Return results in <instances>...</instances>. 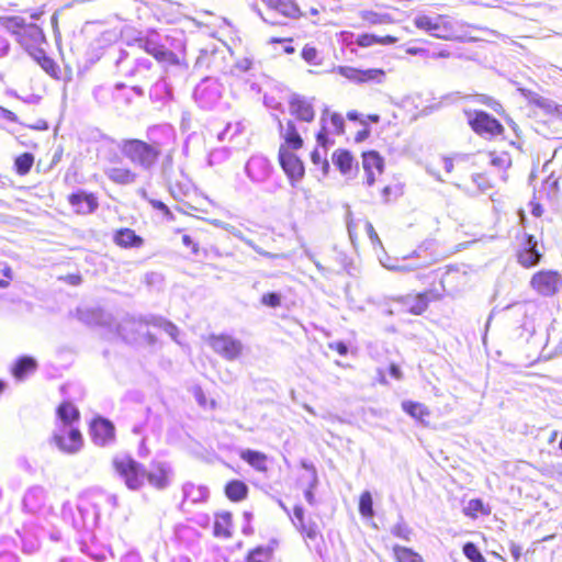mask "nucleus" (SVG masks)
Segmentation results:
<instances>
[{
    "label": "nucleus",
    "mask_w": 562,
    "mask_h": 562,
    "mask_svg": "<svg viewBox=\"0 0 562 562\" xmlns=\"http://www.w3.org/2000/svg\"><path fill=\"white\" fill-rule=\"evenodd\" d=\"M156 132L170 135L172 130L169 125L151 126L147 131L149 142L128 138L123 139L119 144L123 156L144 171H150L156 166L162 153V144L153 139Z\"/></svg>",
    "instance_id": "f257e3e1"
},
{
    "label": "nucleus",
    "mask_w": 562,
    "mask_h": 562,
    "mask_svg": "<svg viewBox=\"0 0 562 562\" xmlns=\"http://www.w3.org/2000/svg\"><path fill=\"white\" fill-rule=\"evenodd\" d=\"M0 25L10 32L30 54H43L40 46L45 42L43 30L35 23H26L21 16H1Z\"/></svg>",
    "instance_id": "f03ea898"
},
{
    "label": "nucleus",
    "mask_w": 562,
    "mask_h": 562,
    "mask_svg": "<svg viewBox=\"0 0 562 562\" xmlns=\"http://www.w3.org/2000/svg\"><path fill=\"white\" fill-rule=\"evenodd\" d=\"M144 325L154 326L164 330L167 335H169L172 340L178 341L179 328L168 319L161 316H148L144 319H135L133 317H128L122 321L117 325L119 335L126 341L136 340V331H138Z\"/></svg>",
    "instance_id": "7ed1b4c3"
},
{
    "label": "nucleus",
    "mask_w": 562,
    "mask_h": 562,
    "mask_svg": "<svg viewBox=\"0 0 562 562\" xmlns=\"http://www.w3.org/2000/svg\"><path fill=\"white\" fill-rule=\"evenodd\" d=\"M167 36L161 35L155 30L147 31L144 35L134 40L138 48L144 49L151 55L158 63L166 65H177L178 56L166 47Z\"/></svg>",
    "instance_id": "20e7f679"
},
{
    "label": "nucleus",
    "mask_w": 562,
    "mask_h": 562,
    "mask_svg": "<svg viewBox=\"0 0 562 562\" xmlns=\"http://www.w3.org/2000/svg\"><path fill=\"white\" fill-rule=\"evenodd\" d=\"M113 467L127 488L137 491L144 485L146 469L131 456L119 454L114 457Z\"/></svg>",
    "instance_id": "39448f33"
},
{
    "label": "nucleus",
    "mask_w": 562,
    "mask_h": 562,
    "mask_svg": "<svg viewBox=\"0 0 562 562\" xmlns=\"http://www.w3.org/2000/svg\"><path fill=\"white\" fill-rule=\"evenodd\" d=\"M414 25L440 40H452L456 35L453 23L443 15L418 14L413 19Z\"/></svg>",
    "instance_id": "423d86ee"
},
{
    "label": "nucleus",
    "mask_w": 562,
    "mask_h": 562,
    "mask_svg": "<svg viewBox=\"0 0 562 562\" xmlns=\"http://www.w3.org/2000/svg\"><path fill=\"white\" fill-rule=\"evenodd\" d=\"M52 441L64 453L75 454L83 445L81 432L74 425H56Z\"/></svg>",
    "instance_id": "0eeeda50"
},
{
    "label": "nucleus",
    "mask_w": 562,
    "mask_h": 562,
    "mask_svg": "<svg viewBox=\"0 0 562 562\" xmlns=\"http://www.w3.org/2000/svg\"><path fill=\"white\" fill-rule=\"evenodd\" d=\"M331 71L338 72L355 83H382L386 77L385 71L380 68L358 69L350 66H336Z\"/></svg>",
    "instance_id": "6e6552de"
},
{
    "label": "nucleus",
    "mask_w": 562,
    "mask_h": 562,
    "mask_svg": "<svg viewBox=\"0 0 562 562\" xmlns=\"http://www.w3.org/2000/svg\"><path fill=\"white\" fill-rule=\"evenodd\" d=\"M222 85L213 78L203 79L194 89L193 97L203 109H212L222 97Z\"/></svg>",
    "instance_id": "1a4fd4ad"
},
{
    "label": "nucleus",
    "mask_w": 562,
    "mask_h": 562,
    "mask_svg": "<svg viewBox=\"0 0 562 562\" xmlns=\"http://www.w3.org/2000/svg\"><path fill=\"white\" fill-rule=\"evenodd\" d=\"M530 285L537 293L551 296L562 289V276L553 270H542L533 274Z\"/></svg>",
    "instance_id": "9d476101"
},
{
    "label": "nucleus",
    "mask_w": 562,
    "mask_h": 562,
    "mask_svg": "<svg viewBox=\"0 0 562 562\" xmlns=\"http://www.w3.org/2000/svg\"><path fill=\"white\" fill-rule=\"evenodd\" d=\"M210 346L216 353L229 361L237 359L244 350L241 341L231 335H212Z\"/></svg>",
    "instance_id": "9b49d317"
},
{
    "label": "nucleus",
    "mask_w": 562,
    "mask_h": 562,
    "mask_svg": "<svg viewBox=\"0 0 562 562\" xmlns=\"http://www.w3.org/2000/svg\"><path fill=\"white\" fill-rule=\"evenodd\" d=\"M145 480L156 490H166L173 480V470L168 462L153 461L146 470Z\"/></svg>",
    "instance_id": "f8f14e48"
},
{
    "label": "nucleus",
    "mask_w": 562,
    "mask_h": 562,
    "mask_svg": "<svg viewBox=\"0 0 562 562\" xmlns=\"http://www.w3.org/2000/svg\"><path fill=\"white\" fill-rule=\"evenodd\" d=\"M469 123L473 131L484 137H493L503 132L502 124L490 114L480 111L474 116H469Z\"/></svg>",
    "instance_id": "ddd939ff"
},
{
    "label": "nucleus",
    "mask_w": 562,
    "mask_h": 562,
    "mask_svg": "<svg viewBox=\"0 0 562 562\" xmlns=\"http://www.w3.org/2000/svg\"><path fill=\"white\" fill-rule=\"evenodd\" d=\"M279 161L282 169L291 180L292 184H294V182L296 181H300L304 176L303 162L295 154L289 150V148H286L284 145L280 146Z\"/></svg>",
    "instance_id": "4468645a"
},
{
    "label": "nucleus",
    "mask_w": 562,
    "mask_h": 562,
    "mask_svg": "<svg viewBox=\"0 0 562 562\" xmlns=\"http://www.w3.org/2000/svg\"><path fill=\"white\" fill-rule=\"evenodd\" d=\"M245 172L252 182L261 183L269 178L271 166L267 158L255 155L246 162Z\"/></svg>",
    "instance_id": "2eb2a0df"
},
{
    "label": "nucleus",
    "mask_w": 562,
    "mask_h": 562,
    "mask_svg": "<svg viewBox=\"0 0 562 562\" xmlns=\"http://www.w3.org/2000/svg\"><path fill=\"white\" fill-rule=\"evenodd\" d=\"M362 167L366 172V184L371 187L374 184L376 176L383 172V158L376 151L363 153Z\"/></svg>",
    "instance_id": "dca6fc26"
},
{
    "label": "nucleus",
    "mask_w": 562,
    "mask_h": 562,
    "mask_svg": "<svg viewBox=\"0 0 562 562\" xmlns=\"http://www.w3.org/2000/svg\"><path fill=\"white\" fill-rule=\"evenodd\" d=\"M79 321L90 326H109L111 315L99 307H80L77 310Z\"/></svg>",
    "instance_id": "f3484780"
},
{
    "label": "nucleus",
    "mask_w": 562,
    "mask_h": 562,
    "mask_svg": "<svg viewBox=\"0 0 562 562\" xmlns=\"http://www.w3.org/2000/svg\"><path fill=\"white\" fill-rule=\"evenodd\" d=\"M91 435L98 446H105L114 438V426L106 419L97 418L91 424Z\"/></svg>",
    "instance_id": "a211bd4d"
},
{
    "label": "nucleus",
    "mask_w": 562,
    "mask_h": 562,
    "mask_svg": "<svg viewBox=\"0 0 562 562\" xmlns=\"http://www.w3.org/2000/svg\"><path fill=\"white\" fill-rule=\"evenodd\" d=\"M541 258V254L537 249V240L533 236L528 235L524 244V248L518 252V261L521 266L529 268L536 266Z\"/></svg>",
    "instance_id": "6ab92c4d"
},
{
    "label": "nucleus",
    "mask_w": 562,
    "mask_h": 562,
    "mask_svg": "<svg viewBox=\"0 0 562 562\" xmlns=\"http://www.w3.org/2000/svg\"><path fill=\"white\" fill-rule=\"evenodd\" d=\"M69 203L78 214H89L98 207V201L94 195L82 191L72 193L69 196Z\"/></svg>",
    "instance_id": "aec40b11"
},
{
    "label": "nucleus",
    "mask_w": 562,
    "mask_h": 562,
    "mask_svg": "<svg viewBox=\"0 0 562 562\" xmlns=\"http://www.w3.org/2000/svg\"><path fill=\"white\" fill-rule=\"evenodd\" d=\"M290 112L304 122H312L315 116L312 103L299 95L292 97L290 101Z\"/></svg>",
    "instance_id": "412c9836"
},
{
    "label": "nucleus",
    "mask_w": 562,
    "mask_h": 562,
    "mask_svg": "<svg viewBox=\"0 0 562 562\" xmlns=\"http://www.w3.org/2000/svg\"><path fill=\"white\" fill-rule=\"evenodd\" d=\"M268 8L284 18L297 19L302 15L300 8L293 0H262Z\"/></svg>",
    "instance_id": "4be33fe9"
},
{
    "label": "nucleus",
    "mask_w": 562,
    "mask_h": 562,
    "mask_svg": "<svg viewBox=\"0 0 562 562\" xmlns=\"http://www.w3.org/2000/svg\"><path fill=\"white\" fill-rule=\"evenodd\" d=\"M104 173L109 180L121 186L132 184L137 179V173L127 167H109Z\"/></svg>",
    "instance_id": "5701e85b"
},
{
    "label": "nucleus",
    "mask_w": 562,
    "mask_h": 562,
    "mask_svg": "<svg viewBox=\"0 0 562 562\" xmlns=\"http://www.w3.org/2000/svg\"><path fill=\"white\" fill-rule=\"evenodd\" d=\"M279 127L281 131V135L284 138V146L291 149H299L303 145V139L296 131V126L293 121H288L285 127L282 122L279 120Z\"/></svg>",
    "instance_id": "b1692460"
},
{
    "label": "nucleus",
    "mask_w": 562,
    "mask_h": 562,
    "mask_svg": "<svg viewBox=\"0 0 562 562\" xmlns=\"http://www.w3.org/2000/svg\"><path fill=\"white\" fill-rule=\"evenodd\" d=\"M333 162L344 176L351 175L355 167L353 157L350 151L346 149H337L334 151Z\"/></svg>",
    "instance_id": "393cba45"
},
{
    "label": "nucleus",
    "mask_w": 562,
    "mask_h": 562,
    "mask_svg": "<svg viewBox=\"0 0 562 562\" xmlns=\"http://www.w3.org/2000/svg\"><path fill=\"white\" fill-rule=\"evenodd\" d=\"M317 144H318V146H321L323 148V150H319L318 148H316L311 154V159H312L313 164H315V165L323 162V168H324V171L326 172L329 168V165H328V161L325 159V155H326V149L329 144V140L327 138L325 126H323L322 131L317 134Z\"/></svg>",
    "instance_id": "a878e982"
},
{
    "label": "nucleus",
    "mask_w": 562,
    "mask_h": 562,
    "mask_svg": "<svg viewBox=\"0 0 562 562\" xmlns=\"http://www.w3.org/2000/svg\"><path fill=\"white\" fill-rule=\"evenodd\" d=\"M240 458L259 472L268 470L267 456L260 451L245 449L240 452Z\"/></svg>",
    "instance_id": "bb28decb"
},
{
    "label": "nucleus",
    "mask_w": 562,
    "mask_h": 562,
    "mask_svg": "<svg viewBox=\"0 0 562 562\" xmlns=\"http://www.w3.org/2000/svg\"><path fill=\"white\" fill-rule=\"evenodd\" d=\"M114 241L121 247H139L143 245V239L130 228H122L114 235Z\"/></svg>",
    "instance_id": "cd10ccee"
},
{
    "label": "nucleus",
    "mask_w": 562,
    "mask_h": 562,
    "mask_svg": "<svg viewBox=\"0 0 562 562\" xmlns=\"http://www.w3.org/2000/svg\"><path fill=\"white\" fill-rule=\"evenodd\" d=\"M57 417V425H74L79 419V412L71 403L65 402L58 406Z\"/></svg>",
    "instance_id": "c85d7f7f"
},
{
    "label": "nucleus",
    "mask_w": 562,
    "mask_h": 562,
    "mask_svg": "<svg viewBox=\"0 0 562 562\" xmlns=\"http://www.w3.org/2000/svg\"><path fill=\"white\" fill-rule=\"evenodd\" d=\"M403 411L419 423H425V418L429 417L430 412L424 404L413 401L402 402Z\"/></svg>",
    "instance_id": "c756f323"
},
{
    "label": "nucleus",
    "mask_w": 562,
    "mask_h": 562,
    "mask_svg": "<svg viewBox=\"0 0 562 562\" xmlns=\"http://www.w3.org/2000/svg\"><path fill=\"white\" fill-rule=\"evenodd\" d=\"M226 496L233 502H240L247 497L248 486L239 480H232L225 486Z\"/></svg>",
    "instance_id": "7c9ffc66"
},
{
    "label": "nucleus",
    "mask_w": 562,
    "mask_h": 562,
    "mask_svg": "<svg viewBox=\"0 0 562 562\" xmlns=\"http://www.w3.org/2000/svg\"><path fill=\"white\" fill-rule=\"evenodd\" d=\"M43 499L44 490L42 487L34 486L25 493L23 505L27 510L35 512L37 508H40Z\"/></svg>",
    "instance_id": "2f4dec72"
},
{
    "label": "nucleus",
    "mask_w": 562,
    "mask_h": 562,
    "mask_svg": "<svg viewBox=\"0 0 562 562\" xmlns=\"http://www.w3.org/2000/svg\"><path fill=\"white\" fill-rule=\"evenodd\" d=\"M35 369V359H33L32 357L24 356L16 361L12 372L18 380H23L29 372H32Z\"/></svg>",
    "instance_id": "473e14b6"
},
{
    "label": "nucleus",
    "mask_w": 562,
    "mask_h": 562,
    "mask_svg": "<svg viewBox=\"0 0 562 562\" xmlns=\"http://www.w3.org/2000/svg\"><path fill=\"white\" fill-rule=\"evenodd\" d=\"M428 294L420 293L416 296H407L404 301L408 311L414 315H420L428 306Z\"/></svg>",
    "instance_id": "72a5a7b5"
},
{
    "label": "nucleus",
    "mask_w": 562,
    "mask_h": 562,
    "mask_svg": "<svg viewBox=\"0 0 562 562\" xmlns=\"http://www.w3.org/2000/svg\"><path fill=\"white\" fill-rule=\"evenodd\" d=\"M393 553L397 562H423L418 553L406 547L394 546Z\"/></svg>",
    "instance_id": "f704fd0d"
},
{
    "label": "nucleus",
    "mask_w": 562,
    "mask_h": 562,
    "mask_svg": "<svg viewBox=\"0 0 562 562\" xmlns=\"http://www.w3.org/2000/svg\"><path fill=\"white\" fill-rule=\"evenodd\" d=\"M34 164V156L30 153H24L15 158L14 166L19 175L24 176L29 173Z\"/></svg>",
    "instance_id": "c9c22d12"
},
{
    "label": "nucleus",
    "mask_w": 562,
    "mask_h": 562,
    "mask_svg": "<svg viewBox=\"0 0 562 562\" xmlns=\"http://www.w3.org/2000/svg\"><path fill=\"white\" fill-rule=\"evenodd\" d=\"M359 512L367 518H371L374 515L372 495L369 491H364L360 496Z\"/></svg>",
    "instance_id": "e433bc0d"
},
{
    "label": "nucleus",
    "mask_w": 562,
    "mask_h": 562,
    "mask_svg": "<svg viewBox=\"0 0 562 562\" xmlns=\"http://www.w3.org/2000/svg\"><path fill=\"white\" fill-rule=\"evenodd\" d=\"M396 38L392 36H386L384 38H379L375 35L371 34H362L358 37L357 43L362 47H368L373 44L380 43V44H393L395 43Z\"/></svg>",
    "instance_id": "4c0bfd02"
},
{
    "label": "nucleus",
    "mask_w": 562,
    "mask_h": 562,
    "mask_svg": "<svg viewBox=\"0 0 562 562\" xmlns=\"http://www.w3.org/2000/svg\"><path fill=\"white\" fill-rule=\"evenodd\" d=\"M272 557V549L258 547L249 552L247 562H269Z\"/></svg>",
    "instance_id": "58836bf2"
},
{
    "label": "nucleus",
    "mask_w": 562,
    "mask_h": 562,
    "mask_svg": "<svg viewBox=\"0 0 562 562\" xmlns=\"http://www.w3.org/2000/svg\"><path fill=\"white\" fill-rule=\"evenodd\" d=\"M301 56L310 65L319 66L323 63L319 52L314 46L305 45Z\"/></svg>",
    "instance_id": "ea45409f"
},
{
    "label": "nucleus",
    "mask_w": 562,
    "mask_h": 562,
    "mask_svg": "<svg viewBox=\"0 0 562 562\" xmlns=\"http://www.w3.org/2000/svg\"><path fill=\"white\" fill-rule=\"evenodd\" d=\"M296 529L310 540H315L319 535L317 525L313 521L302 522Z\"/></svg>",
    "instance_id": "a19ab883"
},
{
    "label": "nucleus",
    "mask_w": 562,
    "mask_h": 562,
    "mask_svg": "<svg viewBox=\"0 0 562 562\" xmlns=\"http://www.w3.org/2000/svg\"><path fill=\"white\" fill-rule=\"evenodd\" d=\"M463 553L471 562H485L484 557L481 554L476 546L472 542H468L464 544Z\"/></svg>",
    "instance_id": "79ce46f5"
},
{
    "label": "nucleus",
    "mask_w": 562,
    "mask_h": 562,
    "mask_svg": "<svg viewBox=\"0 0 562 562\" xmlns=\"http://www.w3.org/2000/svg\"><path fill=\"white\" fill-rule=\"evenodd\" d=\"M229 157V151L227 148H218L214 149L209 155V165H220L227 160Z\"/></svg>",
    "instance_id": "37998d69"
},
{
    "label": "nucleus",
    "mask_w": 562,
    "mask_h": 562,
    "mask_svg": "<svg viewBox=\"0 0 562 562\" xmlns=\"http://www.w3.org/2000/svg\"><path fill=\"white\" fill-rule=\"evenodd\" d=\"M261 303L269 307H279L281 305V295L276 292L266 293L261 296Z\"/></svg>",
    "instance_id": "c03bdc74"
},
{
    "label": "nucleus",
    "mask_w": 562,
    "mask_h": 562,
    "mask_svg": "<svg viewBox=\"0 0 562 562\" xmlns=\"http://www.w3.org/2000/svg\"><path fill=\"white\" fill-rule=\"evenodd\" d=\"M392 533L395 537L409 541L412 530L404 522H398L392 528Z\"/></svg>",
    "instance_id": "a18cd8bd"
},
{
    "label": "nucleus",
    "mask_w": 562,
    "mask_h": 562,
    "mask_svg": "<svg viewBox=\"0 0 562 562\" xmlns=\"http://www.w3.org/2000/svg\"><path fill=\"white\" fill-rule=\"evenodd\" d=\"M330 125H331L333 132H335L336 134L344 133L345 121L340 114H338V113L330 114Z\"/></svg>",
    "instance_id": "49530a36"
},
{
    "label": "nucleus",
    "mask_w": 562,
    "mask_h": 562,
    "mask_svg": "<svg viewBox=\"0 0 562 562\" xmlns=\"http://www.w3.org/2000/svg\"><path fill=\"white\" fill-rule=\"evenodd\" d=\"M221 228L224 229L225 232L229 233L234 237L238 238L243 243H246V240H248V238L241 233V231L232 224L221 223Z\"/></svg>",
    "instance_id": "de8ad7c7"
},
{
    "label": "nucleus",
    "mask_w": 562,
    "mask_h": 562,
    "mask_svg": "<svg viewBox=\"0 0 562 562\" xmlns=\"http://www.w3.org/2000/svg\"><path fill=\"white\" fill-rule=\"evenodd\" d=\"M229 519H231V515L225 514V515H222L218 520H216L214 530L217 536H220V535H223L225 537L229 536V532L223 529L224 528L223 524H228Z\"/></svg>",
    "instance_id": "09e8293b"
},
{
    "label": "nucleus",
    "mask_w": 562,
    "mask_h": 562,
    "mask_svg": "<svg viewBox=\"0 0 562 562\" xmlns=\"http://www.w3.org/2000/svg\"><path fill=\"white\" fill-rule=\"evenodd\" d=\"M491 162L493 166L499 167L502 169H507L512 165L510 157L507 154L493 157Z\"/></svg>",
    "instance_id": "8fccbe9b"
},
{
    "label": "nucleus",
    "mask_w": 562,
    "mask_h": 562,
    "mask_svg": "<svg viewBox=\"0 0 562 562\" xmlns=\"http://www.w3.org/2000/svg\"><path fill=\"white\" fill-rule=\"evenodd\" d=\"M292 524L297 528L302 522H305L304 509L301 505H296L293 510V516H289Z\"/></svg>",
    "instance_id": "3c124183"
},
{
    "label": "nucleus",
    "mask_w": 562,
    "mask_h": 562,
    "mask_svg": "<svg viewBox=\"0 0 562 562\" xmlns=\"http://www.w3.org/2000/svg\"><path fill=\"white\" fill-rule=\"evenodd\" d=\"M41 66L46 72H48L50 75H53L55 72L56 65L52 58L43 56Z\"/></svg>",
    "instance_id": "603ef678"
},
{
    "label": "nucleus",
    "mask_w": 562,
    "mask_h": 562,
    "mask_svg": "<svg viewBox=\"0 0 562 562\" xmlns=\"http://www.w3.org/2000/svg\"><path fill=\"white\" fill-rule=\"evenodd\" d=\"M247 246H249L250 248H252L257 254L261 255V256H265V257H268V258H274V257H278V255H273L271 252H268L266 250H263L262 248H260L258 245H256L251 239L248 238V240H246L245 243Z\"/></svg>",
    "instance_id": "864d4df0"
},
{
    "label": "nucleus",
    "mask_w": 562,
    "mask_h": 562,
    "mask_svg": "<svg viewBox=\"0 0 562 562\" xmlns=\"http://www.w3.org/2000/svg\"><path fill=\"white\" fill-rule=\"evenodd\" d=\"M366 231H367L368 236H369L370 240L372 241V244H378L380 246L382 245V243L371 223H369V222L366 223Z\"/></svg>",
    "instance_id": "5fc2aeb1"
},
{
    "label": "nucleus",
    "mask_w": 562,
    "mask_h": 562,
    "mask_svg": "<svg viewBox=\"0 0 562 562\" xmlns=\"http://www.w3.org/2000/svg\"><path fill=\"white\" fill-rule=\"evenodd\" d=\"M468 510L474 512V513H483L484 512V504L481 499H471L468 505Z\"/></svg>",
    "instance_id": "6e6d98bb"
},
{
    "label": "nucleus",
    "mask_w": 562,
    "mask_h": 562,
    "mask_svg": "<svg viewBox=\"0 0 562 562\" xmlns=\"http://www.w3.org/2000/svg\"><path fill=\"white\" fill-rule=\"evenodd\" d=\"M0 119L7 120L12 123H18V116L10 110L0 106Z\"/></svg>",
    "instance_id": "4d7b16f0"
},
{
    "label": "nucleus",
    "mask_w": 562,
    "mask_h": 562,
    "mask_svg": "<svg viewBox=\"0 0 562 562\" xmlns=\"http://www.w3.org/2000/svg\"><path fill=\"white\" fill-rule=\"evenodd\" d=\"M251 67V61L248 59V58H244L239 61L236 63L235 65V70L239 71V72H246L247 70H249Z\"/></svg>",
    "instance_id": "13d9d810"
},
{
    "label": "nucleus",
    "mask_w": 562,
    "mask_h": 562,
    "mask_svg": "<svg viewBox=\"0 0 562 562\" xmlns=\"http://www.w3.org/2000/svg\"><path fill=\"white\" fill-rule=\"evenodd\" d=\"M148 202L153 205L154 209L161 211L164 214H166V215L170 214L168 206L164 202L155 200V199H150V200H148Z\"/></svg>",
    "instance_id": "bf43d9fd"
},
{
    "label": "nucleus",
    "mask_w": 562,
    "mask_h": 562,
    "mask_svg": "<svg viewBox=\"0 0 562 562\" xmlns=\"http://www.w3.org/2000/svg\"><path fill=\"white\" fill-rule=\"evenodd\" d=\"M330 348L335 349L339 355L346 356L348 352V347L346 344L338 341L335 344H330Z\"/></svg>",
    "instance_id": "052dcab7"
},
{
    "label": "nucleus",
    "mask_w": 562,
    "mask_h": 562,
    "mask_svg": "<svg viewBox=\"0 0 562 562\" xmlns=\"http://www.w3.org/2000/svg\"><path fill=\"white\" fill-rule=\"evenodd\" d=\"M389 270L408 272L413 271L415 268L408 265H397V266H385Z\"/></svg>",
    "instance_id": "680f3d73"
},
{
    "label": "nucleus",
    "mask_w": 562,
    "mask_h": 562,
    "mask_svg": "<svg viewBox=\"0 0 562 562\" xmlns=\"http://www.w3.org/2000/svg\"><path fill=\"white\" fill-rule=\"evenodd\" d=\"M194 396H195V400L198 401V403L205 407L206 406V398H205V395L203 394L202 390L200 387H196L194 390Z\"/></svg>",
    "instance_id": "e2e57ef3"
},
{
    "label": "nucleus",
    "mask_w": 562,
    "mask_h": 562,
    "mask_svg": "<svg viewBox=\"0 0 562 562\" xmlns=\"http://www.w3.org/2000/svg\"><path fill=\"white\" fill-rule=\"evenodd\" d=\"M182 243L184 246L191 247L194 254L198 252V245L192 240V238L189 235L182 236Z\"/></svg>",
    "instance_id": "0e129e2a"
},
{
    "label": "nucleus",
    "mask_w": 562,
    "mask_h": 562,
    "mask_svg": "<svg viewBox=\"0 0 562 562\" xmlns=\"http://www.w3.org/2000/svg\"><path fill=\"white\" fill-rule=\"evenodd\" d=\"M473 181L477 184L479 189L484 191L486 190V180L482 175H475L473 176Z\"/></svg>",
    "instance_id": "69168bd1"
},
{
    "label": "nucleus",
    "mask_w": 562,
    "mask_h": 562,
    "mask_svg": "<svg viewBox=\"0 0 562 562\" xmlns=\"http://www.w3.org/2000/svg\"><path fill=\"white\" fill-rule=\"evenodd\" d=\"M9 48H10L9 42L4 37L0 36V58L8 54Z\"/></svg>",
    "instance_id": "338daca9"
},
{
    "label": "nucleus",
    "mask_w": 562,
    "mask_h": 562,
    "mask_svg": "<svg viewBox=\"0 0 562 562\" xmlns=\"http://www.w3.org/2000/svg\"><path fill=\"white\" fill-rule=\"evenodd\" d=\"M390 374H391L394 379H396V380H401V379H402V371H401L400 367H398V366H396V364H394V363H392V364L390 366Z\"/></svg>",
    "instance_id": "774afa93"
}]
</instances>
